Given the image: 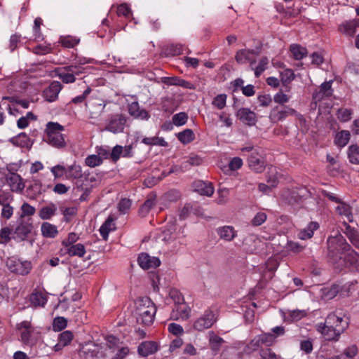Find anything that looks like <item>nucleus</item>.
I'll list each match as a JSON object with an SVG mask.
<instances>
[{
	"label": "nucleus",
	"mask_w": 359,
	"mask_h": 359,
	"mask_svg": "<svg viewBox=\"0 0 359 359\" xmlns=\"http://www.w3.org/2000/svg\"><path fill=\"white\" fill-rule=\"evenodd\" d=\"M56 211V205L50 203L49 205L43 206L40 209L39 212V216L42 219H49L52 217V216L55 215Z\"/></svg>",
	"instance_id": "nucleus-33"
},
{
	"label": "nucleus",
	"mask_w": 359,
	"mask_h": 359,
	"mask_svg": "<svg viewBox=\"0 0 359 359\" xmlns=\"http://www.w3.org/2000/svg\"><path fill=\"white\" fill-rule=\"evenodd\" d=\"M192 187L194 191L201 195L211 196L214 193V187L212 183L208 182L196 180L194 182Z\"/></svg>",
	"instance_id": "nucleus-18"
},
{
	"label": "nucleus",
	"mask_w": 359,
	"mask_h": 359,
	"mask_svg": "<svg viewBox=\"0 0 359 359\" xmlns=\"http://www.w3.org/2000/svg\"><path fill=\"white\" fill-rule=\"evenodd\" d=\"M261 359H278L280 357L270 348L262 349L259 352Z\"/></svg>",
	"instance_id": "nucleus-63"
},
{
	"label": "nucleus",
	"mask_w": 359,
	"mask_h": 359,
	"mask_svg": "<svg viewBox=\"0 0 359 359\" xmlns=\"http://www.w3.org/2000/svg\"><path fill=\"white\" fill-rule=\"evenodd\" d=\"M128 108L129 114L135 118L148 120L150 117L147 110L140 108L137 101H134L129 104Z\"/></svg>",
	"instance_id": "nucleus-21"
},
{
	"label": "nucleus",
	"mask_w": 359,
	"mask_h": 359,
	"mask_svg": "<svg viewBox=\"0 0 359 359\" xmlns=\"http://www.w3.org/2000/svg\"><path fill=\"white\" fill-rule=\"evenodd\" d=\"M339 292V286L334 285L330 287L325 288L323 292V296L327 299H333Z\"/></svg>",
	"instance_id": "nucleus-54"
},
{
	"label": "nucleus",
	"mask_w": 359,
	"mask_h": 359,
	"mask_svg": "<svg viewBox=\"0 0 359 359\" xmlns=\"http://www.w3.org/2000/svg\"><path fill=\"white\" fill-rule=\"evenodd\" d=\"M237 117L245 124L252 126L257 123L256 114L248 108H241L238 110Z\"/></svg>",
	"instance_id": "nucleus-16"
},
{
	"label": "nucleus",
	"mask_w": 359,
	"mask_h": 359,
	"mask_svg": "<svg viewBox=\"0 0 359 359\" xmlns=\"http://www.w3.org/2000/svg\"><path fill=\"white\" fill-rule=\"evenodd\" d=\"M168 330L169 332L176 336L182 335L184 333L182 327L180 325L175 323L169 324Z\"/></svg>",
	"instance_id": "nucleus-62"
},
{
	"label": "nucleus",
	"mask_w": 359,
	"mask_h": 359,
	"mask_svg": "<svg viewBox=\"0 0 359 359\" xmlns=\"http://www.w3.org/2000/svg\"><path fill=\"white\" fill-rule=\"evenodd\" d=\"M266 219V215L264 212H257L254 218L252 219L251 223L253 226H258L262 224Z\"/></svg>",
	"instance_id": "nucleus-60"
},
{
	"label": "nucleus",
	"mask_w": 359,
	"mask_h": 359,
	"mask_svg": "<svg viewBox=\"0 0 359 359\" xmlns=\"http://www.w3.org/2000/svg\"><path fill=\"white\" fill-rule=\"evenodd\" d=\"M163 82L167 85H175L191 88V83L189 82L177 77H164L163 78Z\"/></svg>",
	"instance_id": "nucleus-38"
},
{
	"label": "nucleus",
	"mask_w": 359,
	"mask_h": 359,
	"mask_svg": "<svg viewBox=\"0 0 359 359\" xmlns=\"http://www.w3.org/2000/svg\"><path fill=\"white\" fill-rule=\"evenodd\" d=\"M113 221L114 219L111 217H109L100 228V235L105 241L108 238L109 232L114 229Z\"/></svg>",
	"instance_id": "nucleus-37"
},
{
	"label": "nucleus",
	"mask_w": 359,
	"mask_h": 359,
	"mask_svg": "<svg viewBox=\"0 0 359 359\" xmlns=\"http://www.w3.org/2000/svg\"><path fill=\"white\" fill-rule=\"evenodd\" d=\"M259 52L254 49H241L238 50L235 55V60L239 65H243L248 62L250 69H253V65L255 64L256 60L252 56H257Z\"/></svg>",
	"instance_id": "nucleus-10"
},
{
	"label": "nucleus",
	"mask_w": 359,
	"mask_h": 359,
	"mask_svg": "<svg viewBox=\"0 0 359 359\" xmlns=\"http://www.w3.org/2000/svg\"><path fill=\"white\" fill-rule=\"evenodd\" d=\"M123 155V147L120 145H116L110 153V158L114 161L116 162L120 156Z\"/></svg>",
	"instance_id": "nucleus-61"
},
{
	"label": "nucleus",
	"mask_w": 359,
	"mask_h": 359,
	"mask_svg": "<svg viewBox=\"0 0 359 359\" xmlns=\"http://www.w3.org/2000/svg\"><path fill=\"white\" fill-rule=\"evenodd\" d=\"M96 152L99 157H101V159H107L110 158L111 150L109 147L102 146L96 147Z\"/></svg>",
	"instance_id": "nucleus-58"
},
{
	"label": "nucleus",
	"mask_w": 359,
	"mask_h": 359,
	"mask_svg": "<svg viewBox=\"0 0 359 359\" xmlns=\"http://www.w3.org/2000/svg\"><path fill=\"white\" fill-rule=\"evenodd\" d=\"M61 88L62 85L59 81L52 82L49 87L43 91L45 99L48 102L55 100Z\"/></svg>",
	"instance_id": "nucleus-25"
},
{
	"label": "nucleus",
	"mask_w": 359,
	"mask_h": 359,
	"mask_svg": "<svg viewBox=\"0 0 359 359\" xmlns=\"http://www.w3.org/2000/svg\"><path fill=\"white\" fill-rule=\"evenodd\" d=\"M226 94H219L213 99L212 104L218 109H222L226 107Z\"/></svg>",
	"instance_id": "nucleus-47"
},
{
	"label": "nucleus",
	"mask_w": 359,
	"mask_h": 359,
	"mask_svg": "<svg viewBox=\"0 0 359 359\" xmlns=\"http://www.w3.org/2000/svg\"><path fill=\"white\" fill-rule=\"evenodd\" d=\"M69 178L76 180V183H83L86 179L79 165L74 164L69 167Z\"/></svg>",
	"instance_id": "nucleus-30"
},
{
	"label": "nucleus",
	"mask_w": 359,
	"mask_h": 359,
	"mask_svg": "<svg viewBox=\"0 0 359 359\" xmlns=\"http://www.w3.org/2000/svg\"><path fill=\"white\" fill-rule=\"evenodd\" d=\"M338 203L339 205L336 208V210L339 212V214L346 216L348 219L349 221H351L350 217H352V215L350 206L346 203L341 202V201Z\"/></svg>",
	"instance_id": "nucleus-51"
},
{
	"label": "nucleus",
	"mask_w": 359,
	"mask_h": 359,
	"mask_svg": "<svg viewBox=\"0 0 359 359\" xmlns=\"http://www.w3.org/2000/svg\"><path fill=\"white\" fill-rule=\"evenodd\" d=\"M332 82L325 81L323 83L320 88L313 94V99L316 102H320L325 97H330L332 95Z\"/></svg>",
	"instance_id": "nucleus-20"
},
{
	"label": "nucleus",
	"mask_w": 359,
	"mask_h": 359,
	"mask_svg": "<svg viewBox=\"0 0 359 359\" xmlns=\"http://www.w3.org/2000/svg\"><path fill=\"white\" fill-rule=\"evenodd\" d=\"M303 192H306V191L304 189L287 190L283 193V197L288 204L295 205L299 203L302 197L305 196Z\"/></svg>",
	"instance_id": "nucleus-17"
},
{
	"label": "nucleus",
	"mask_w": 359,
	"mask_h": 359,
	"mask_svg": "<svg viewBox=\"0 0 359 359\" xmlns=\"http://www.w3.org/2000/svg\"><path fill=\"white\" fill-rule=\"evenodd\" d=\"M51 172L55 179L62 177L66 173V168L63 165H57L50 168Z\"/></svg>",
	"instance_id": "nucleus-64"
},
{
	"label": "nucleus",
	"mask_w": 359,
	"mask_h": 359,
	"mask_svg": "<svg viewBox=\"0 0 359 359\" xmlns=\"http://www.w3.org/2000/svg\"><path fill=\"white\" fill-rule=\"evenodd\" d=\"M359 27V20L356 19L346 20L339 25L338 30L341 34L353 37Z\"/></svg>",
	"instance_id": "nucleus-15"
},
{
	"label": "nucleus",
	"mask_w": 359,
	"mask_h": 359,
	"mask_svg": "<svg viewBox=\"0 0 359 359\" xmlns=\"http://www.w3.org/2000/svg\"><path fill=\"white\" fill-rule=\"evenodd\" d=\"M11 229L8 227L1 229L0 231V243L6 244L8 243L12 237L10 236L11 234Z\"/></svg>",
	"instance_id": "nucleus-57"
},
{
	"label": "nucleus",
	"mask_w": 359,
	"mask_h": 359,
	"mask_svg": "<svg viewBox=\"0 0 359 359\" xmlns=\"http://www.w3.org/2000/svg\"><path fill=\"white\" fill-rule=\"evenodd\" d=\"M278 172L275 167H270L268 168L266 174V182L271 184L272 187H276L278 183Z\"/></svg>",
	"instance_id": "nucleus-40"
},
{
	"label": "nucleus",
	"mask_w": 359,
	"mask_h": 359,
	"mask_svg": "<svg viewBox=\"0 0 359 359\" xmlns=\"http://www.w3.org/2000/svg\"><path fill=\"white\" fill-rule=\"evenodd\" d=\"M102 163V160L101 159V157H99L97 155L95 154L89 155L85 159V164L90 168L99 166Z\"/></svg>",
	"instance_id": "nucleus-48"
},
{
	"label": "nucleus",
	"mask_w": 359,
	"mask_h": 359,
	"mask_svg": "<svg viewBox=\"0 0 359 359\" xmlns=\"http://www.w3.org/2000/svg\"><path fill=\"white\" fill-rule=\"evenodd\" d=\"M269 63V58L266 56H264L259 60L257 66L255 67V65H253V69H251L254 71L256 78H259L261 74L267 69Z\"/></svg>",
	"instance_id": "nucleus-36"
},
{
	"label": "nucleus",
	"mask_w": 359,
	"mask_h": 359,
	"mask_svg": "<svg viewBox=\"0 0 359 359\" xmlns=\"http://www.w3.org/2000/svg\"><path fill=\"white\" fill-rule=\"evenodd\" d=\"M290 51L293 57L297 60L303 59L307 55L306 49L298 44L291 45Z\"/></svg>",
	"instance_id": "nucleus-39"
},
{
	"label": "nucleus",
	"mask_w": 359,
	"mask_h": 359,
	"mask_svg": "<svg viewBox=\"0 0 359 359\" xmlns=\"http://www.w3.org/2000/svg\"><path fill=\"white\" fill-rule=\"evenodd\" d=\"M97 352L95 348H90L88 346H83L79 355L82 359H97Z\"/></svg>",
	"instance_id": "nucleus-43"
},
{
	"label": "nucleus",
	"mask_w": 359,
	"mask_h": 359,
	"mask_svg": "<svg viewBox=\"0 0 359 359\" xmlns=\"http://www.w3.org/2000/svg\"><path fill=\"white\" fill-rule=\"evenodd\" d=\"M11 142L18 147L23 148H31L33 142L25 133H21L18 135L11 139Z\"/></svg>",
	"instance_id": "nucleus-27"
},
{
	"label": "nucleus",
	"mask_w": 359,
	"mask_h": 359,
	"mask_svg": "<svg viewBox=\"0 0 359 359\" xmlns=\"http://www.w3.org/2000/svg\"><path fill=\"white\" fill-rule=\"evenodd\" d=\"M346 262H348L351 266L359 271V254L355 250H353L351 254L348 255Z\"/></svg>",
	"instance_id": "nucleus-55"
},
{
	"label": "nucleus",
	"mask_w": 359,
	"mask_h": 359,
	"mask_svg": "<svg viewBox=\"0 0 359 359\" xmlns=\"http://www.w3.org/2000/svg\"><path fill=\"white\" fill-rule=\"evenodd\" d=\"M348 326L347 319H344L341 313L337 311L330 313L325 321L317 325V330L327 341H337L339 336L346 330Z\"/></svg>",
	"instance_id": "nucleus-1"
},
{
	"label": "nucleus",
	"mask_w": 359,
	"mask_h": 359,
	"mask_svg": "<svg viewBox=\"0 0 359 359\" xmlns=\"http://www.w3.org/2000/svg\"><path fill=\"white\" fill-rule=\"evenodd\" d=\"M76 187L72 191V199L75 202L86 201L89 194L87 188L83 187V183H76Z\"/></svg>",
	"instance_id": "nucleus-26"
},
{
	"label": "nucleus",
	"mask_w": 359,
	"mask_h": 359,
	"mask_svg": "<svg viewBox=\"0 0 359 359\" xmlns=\"http://www.w3.org/2000/svg\"><path fill=\"white\" fill-rule=\"evenodd\" d=\"M156 195L151 193L148 195L144 203L141 205L139 210V214L141 217H146L149 211L156 205Z\"/></svg>",
	"instance_id": "nucleus-28"
},
{
	"label": "nucleus",
	"mask_w": 359,
	"mask_h": 359,
	"mask_svg": "<svg viewBox=\"0 0 359 359\" xmlns=\"http://www.w3.org/2000/svg\"><path fill=\"white\" fill-rule=\"evenodd\" d=\"M7 170L9 172L5 176L7 184L11 187V190L13 192H21L25 189V184L22 177L14 172L10 166H7Z\"/></svg>",
	"instance_id": "nucleus-9"
},
{
	"label": "nucleus",
	"mask_w": 359,
	"mask_h": 359,
	"mask_svg": "<svg viewBox=\"0 0 359 359\" xmlns=\"http://www.w3.org/2000/svg\"><path fill=\"white\" fill-rule=\"evenodd\" d=\"M62 130L64 127L58 123L48 122L45 130L48 143L56 147H63L65 140L61 134Z\"/></svg>",
	"instance_id": "nucleus-4"
},
{
	"label": "nucleus",
	"mask_w": 359,
	"mask_h": 359,
	"mask_svg": "<svg viewBox=\"0 0 359 359\" xmlns=\"http://www.w3.org/2000/svg\"><path fill=\"white\" fill-rule=\"evenodd\" d=\"M35 208L27 203H24L21 206V214L19 219H27V216L34 215L35 213Z\"/></svg>",
	"instance_id": "nucleus-44"
},
{
	"label": "nucleus",
	"mask_w": 359,
	"mask_h": 359,
	"mask_svg": "<svg viewBox=\"0 0 359 359\" xmlns=\"http://www.w3.org/2000/svg\"><path fill=\"white\" fill-rule=\"evenodd\" d=\"M296 110L287 106L280 107L278 106L272 109L270 112L269 118L273 123L281 121L289 116L295 115Z\"/></svg>",
	"instance_id": "nucleus-12"
},
{
	"label": "nucleus",
	"mask_w": 359,
	"mask_h": 359,
	"mask_svg": "<svg viewBox=\"0 0 359 359\" xmlns=\"http://www.w3.org/2000/svg\"><path fill=\"white\" fill-rule=\"evenodd\" d=\"M216 232L219 238L227 242L234 239L237 235V231L232 226H223L216 229Z\"/></svg>",
	"instance_id": "nucleus-24"
},
{
	"label": "nucleus",
	"mask_w": 359,
	"mask_h": 359,
	"mask_svg": "<svg viewBox=\"0 0 359 359\" xmlns=\"http://www.w3.org/2000/svg\"><path fill=\"white\" fill-rule=\"evenodd\" d=\"M137 262L140 266L144 270L156 269L161 264L158 257H151L147 253H141L137 258Z\"/></svg>",
	"instance_id": "nucleus-14"
},
{
	"label": "nucleus",
	"mask_w": 359,
	"mask_h": 359,
	"mask_svg": "<svg viewBox=\"0 0 359 359\" xmlns=\"http://www.w3.org/2000/svg\"><path fill=\"white\" fill-rule=\"evenodd\" d=\"M262 346V344L256 336L253 339L250 341L249 344L246 345L244 348V351L247 354H250L252 352L258 350Z\"/></svg>",
	"instance_id": "nucleus-46"
},
{
	"label": "nucleus",
	"mask_w": 359,
	"mask_h": 359,
	"mask_svg": "<svg viewBox=\"0 0 359 359\" xmlns=\"http://www.w3.org/2000/svg\"><path fill=\"white\" fill-rule=\"evenodd\" d=\"M208 334L210 347L214 352V354H216L220 350L221 345L224 341L222 337L215 334L212 331L209 332Z\"/></svg>",
	"instance_id": "nucleus-31"
},
{
	"label": "nucleus",
	"mask_w": 359,
	"mask_h": 359,
	"mask_svg": "<svg viewBox=\"0 0 359 359\" xmlns=\"http://www.w3.org/2000/svg\"><path fill=\"white\" fill-rule=\"evenodd\" d=\"M348 157L351 163L359 164V147L351 145L348 149Z\"/></svg>",
	"instance_id": "nucleus-42"
},
{
	"label": "nucleus",
	"mask_w": 359,
	"mask_h": 359,
	"mask_svg": "<svg viewBox=\"0 0 359 359\" xmlns=\"http://www.w3.org/2000/svg\"><path fill=\"white\" fill-rule=\"evenodd\" d=\"M6 265L11 272L22 276L28 274L32 269L30 262H22L14 257L8 258L6 261Z\"/></svg>",
	"instance_id": "nucleus-8"
},
{
	"label": "nucleus",
	"mask_w": 359,
	"mask_h": 359,
	"mask_svg": "<svg viewBox=\"0 0 359 359\" xmlns=\"http://www.w3.org/2000/svg\"><path fill=\"white\" fill-rule=\"evenodd\" d=\"M158 350L156 342L153 341H146L142 342L137 348L138 353L142 357H147L155 353Z\"/></svg>",
	"instance_id": "nucleus-22"
},
{
	"label": "nucleus",
	"mask_w": 359,
	"mask_h": 359,
	"mask_svg": "<svg viewBox=\"0 0 359 359\" xmlns=\"http://www.w3.org/2000/svg\"><path fill=\"white\" fill-rule=\"evenodd\" d=\"M74 60L75 62L69 64V83L76 81L74 74H79L82 72V67L80 65L88 63L86 58H80L77 56H75Z\"/></svg>",
	"instance_id": "nucleus-19"
},
{
	"label": "nucleus",
	"mask_w": 359,
	"mask_h": 359,
	"mask_svg": "<svg viewBox=\"0 0 359 359\" xmlns=\"http://www.w3.org/2000/svg\"><path fill=\"white\" fill-rule=\"evenodd\" d=\"M242 151L251 152L248 157V165L251 170L256 172H262L265 168V161L257 149L252 146H247L241 149Z\"/></svg>",
	"instance_id": "nucleus-6"
},
{
	"label": "nucleus",
	"mask_w": 359,
	"mask_h": 359,
	"mask_svg": "<svg viewBox=\"0 0 359 359\" xmlns=\"http://www.w3.org/2000/svg\"><path fill=\"white\" fill-rule=\"evenodd\" d=\"M352 111L348 109H339L337 111V118L341 122H347L351 118Z\"/></svg>",
	"instance_id": "nucleus-53"
},
{
	"label": "nucleus",
	"mask_w": 359,
	"mask_h": 359,
	"mask_svg": "<svg viewBox=\"0 0 359 359\" xmlns=\"http://www.w3.org/2000/svg\"><path fill=\"white\" fill-rule=\"evenodd\" d=\"M172 123L176 126L184 125L188 120V115L185 112H180L172 116Z\"/></svg>",
	"instance_id": "nucleus-52"
},
{
	"label": "nucleus",
	"mask_w": 359,
	"mask_h": 359,
	"mask_svg": "<svg viewBox=\"0 0 359 359\" xmlns=\"http://www.w3.org/2000/svg\"><path fill=\"white\" fill-rule=\"evenodd\" d=\"M215 321L214 312L208 309L194 322V328L198 331H203L212 327Z\"/></svg>",
	"instance_id": "nucleus-11"
},
{
	"label": "nucleus",
	"mask_w": 359,
	"mask_h": 359,
	"mask_svg": "<svg viewBox=\"0 0 359 359\" xmlns=\"http://www.w3.org/2000/svg\"><path fill=\"white\" fill-rule=\"evenodd\" d=\"M177 138L182 143L187 144L194 140L195 135L192 130L185 129L177 134Z\"/></svg>",
	"instance_id": "nucleus-41"
},
{
	"label": "nucleus",
	"mask_w": 359,
	"mask_h": 359,
	"mask_svg": "<svg viewBox=\"0 0 359 359\" xmlns=\"http://www.w3.org/2000/svg\"><path fill=\"white\" fill-rule=\"evenodd\" d=\"M31 304L34 306H44L47 302V298L41 292H33L29 297Z\"/></svg>",
	"instance_id": "nucleus-32"
},
{
	"label": "nucleus",
	"mask_w": 359,
	"mask_h": 359,
	"mask_svg": "<svg viewBox=\"0 0 359 359\" xmlns=\"http://www.w3.org/2000/svg\"><path fill=\"white\" fill-rule=\"evenodd\" d=\"M327 243L328 256L330 259H333V261L344 258V261L346 262L348 255L351 254L354 250L340 233L329 236Z\"/></svg>",
	"instance_id": "nucleus-2"
},
{
	"label": "nucleus",
	"mask_w": 359,
	"mask_h": 359,
	"mask_svg": "<svg viewBox=\"0 0 359 359\" xmlns=\"http://www.w3.org/2000/svg\"><path fill=\"white\" fill-rule=\"evenodd\" d=\"M66 346H67V330L59 334L58 342L54 346V351H60Z\"/></svg>",
	"instance_id": "nucleus-50"
},
{
	"label": "nucleus",
	"mask_w": 359,
	"mask_h": 359,
	"mask_svg": "<svg viewBox=\"0 0 359 359\" xmlns=\"http://www.w3.org/2000/svg\"><path fill=\"white\" fill-rule=\"evenodd\" d=\"M43 236L46 238H55L58 231L57 227L48 222H43L41 227Z\"/></svg>",
	"instance_id": "nucleus-34"
},
{
	"label": "nucleus",
	"mask_w": 359,
	"mask_h": 359,
	"mask_svg": "<svg viewBox=\"0 0 359 359\" xmlns=\"http://www.w3.org/2000/svg\"><path fill=\"white\" fill-rule=\"evenodd\" d=\"M67 325V320L64 317H56L53 319V330L55 332H60Z\"/></svg>",
	"instance_id": "nucleus-45"
},
{
	"label": "nucleus",
	"mask_w": 359,
	"mask_h": 359,
	"mask_svg": "<svg viewBox=\"0 0 359 359\" xmlns=\"http://www.w3.org/2000/svg\"><path fill=\"white\" fill-rule=\"evenodd\" d=\"M32 219H19V224L13 233L12 238L18 241H27L33 230Z\"/></svg>",
	"instance_id": "nucleus-7"
},
{
	"label": "nucleus",
	"mask_w": 359,
	"mask_h": 359,
	"mask_svg": "<svg viewBox=\"0 0 359 359\" xmlns=\"http://www.w3.org/2000/svg\"><path fill=\"white\" fill-rule=\"evenodd\" d=\"M262 346H271L275 341V337L271 333H264L257 336Z\"/></svg>",
	"instance_id": "nucleus-49"
},
{
	"label": "nucleus",
	"mask_w": 359,
	"mask_h": 359,
	"mask_svg": "<svg viewBox=\"0 0 359 359\" xmlns=\"http://www.w3.org/2000/svg\"><path fill=\"white\" fill-rule=\"evenodd\" d=\"M319 228V224L317 222H311L308 226L299 231L297 234V236L301 240H306L311 238L313 236V232L315 230Z\"/></svg>",
	"instance_id": "nucleus-29"
},
{
	"label": "nucleus",
	"mask_w": 359,
	"mask_h": 359,
	"mask_svg": "<svg viewBox=\"0 0 359 359\" xmlns=\"http://www.w3.org/2000/svg\"><path fill=\"white\" fill-rule=\"evenodd\" d=\"M86 252V247L83 244L69 243V264L75 269L83 267L84 260L82 258Z\"/></svg>",
	"instance_id": "nucleus-5"
},
{
	"label": "nucleus",
	"mask_w": 359,
	"mask_h": 359,
	"mask_svg": "<svg viewBox=\"0 0 359 359\" xmlns=\"http://www.w3.org/2000/svg\"><path fill=\"white\" fill-rule=\"evenodd\" d=\"M117 15L129 18L132 15L131 9L126 4H121L117 8Z\"/></svg>",
	"instance_id": "nucleus-56"
},
{
	"label": "nucleus",
	"mask_w": 359,
	"mask_h": 359,
	"mask_svg": "<svg viewBox=\"0 0 359 359\" xmlns=\"http://www.w3.org/2000/svg\"><path fill=\"white\" fill-rule=\"evenodd\" d=\"M351 133L348 130H341L337 133L334 143L339 147H345L349 142Z\"/></svg>",
	"instance_id": "nucleus-35"
},
{
	"label": "nucleus",
	"mask_w": 359,
	"mask_h": 359,
	"mask_svg": "<svg viewBox=\"0 0 359 359\" xmlns=\"http://www.w3.org/2000/svg\"><path fill=\"white\" fill-rule=\"evenodd\" d=\"M126 123V118L122 114H116L111 116L106 130L114 133L123 132Z\"/></svg>",
	"instance_id": "nucleus-13"
},
{
	"label": "nucleus",
	"mask_w": 359,
	"mask_h": 359,
	"mask_svg": "<svg viewBox=\"0 0 359 359\" xmlns=\"http://www.w3.org/2000/svg\"><path fill=\"white\" fill-rule=\"evenodd\" d=\"M137 320L142 325L149 326L154 321L156 308L149 297H142L135 302Z\"/></svg>",
	"instance_id": "nucleus-3"
},
{
	"label": "nucleus",
	"mask_w": 359,
	"mask_h": 359,
	"mask_svg": "<svg viewBox=\"0 0 359 359\" xmlns=\"http://www.w3.org/2000/svg\"><path fill=\"white\" fill-rule=\"evenodd\" d=\"M189 306L182 302L175 305V308L170 313V318L172 320L187 319L189 318Z\"/></svg>",
	"instance_id": "nucleus-23"
},
{
	"label": "nucleus",
	"mask_w": 359,
	"mask_h": 359,
	"mask_svg": "<svg viewBox=\"0 0 359 359\" xmlns=\"http://www.w3.org/2000/svg\"><path fill=\"white\" fill-rule=\"evenodd\" d=\"M130 206L131 201L128 198L121 199L118 204V210L121 214H126L130 208Z\"/></svg>",
	"instance_id": "nucleus-59"
}]
</instances>
